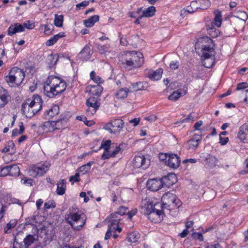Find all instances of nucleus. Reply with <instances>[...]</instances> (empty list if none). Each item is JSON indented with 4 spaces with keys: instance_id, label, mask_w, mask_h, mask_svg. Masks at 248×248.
<instances>
[{
    "instance_id": "obj_1",
    "label": "nucleus",
    "mask_w": 248,
    "mask_h": 248,
    "mask_svg": "<svg viewBox=\"0 0 248 248\" xmlns=\"http://www.w3.org/2000/svg\"><path fill=\"white\" fill-rule=\"evenodd\" d=\"M66 86L63 80L55 76H50L44 85V92L47 96L52 98L63 92Z\"/></svg>"
},
{
    "instance_id": "obj_2",
    "label": "nucleus",
    "mask_w": 248,
    "mask_h": 248,
    "mask_svg": "<svg viewBox=\"0 0 248 248\" xmlns=\"http://www.w3.org/2000/svg\"><path fill=\"white\" fill-rule=\"evenodd\" d=\"M42 100L36 94L28 98L22 104L21 111L28 118H31L41 110L42 107Z\"/></svg>"
},
{
    "instance_id": "obj_3",
    "label": "nucleus",
    "mask_w": 248,
    "mask_h": 248,
    "mask_svg": "<svg viewBox=\"0 0 248 248\" xmlns=\"http://www.w3.org/2000/svg\"><path fill=\"white\" fill-rule=\"evenodd\" d=\"M163 209L161 203H149L141 207V213L147 216L152 222L156 223L160 222L163 216Z\"/></svg>"
},
{
    "instance_id": "obj_4",
    "label": "nucleus",
    "mask_w": 248,
    "mask_h": 248,
    "mask_svg": "<svg viewBox=\"0 0 248 248\" xmlns=\"http://www.w3.org/2000/svg\"><path fill=\"white\" fill-rule=\"evenodd\" d=\"M25 77V73L23 70L15 67L11 69L4 79L10 86L16 87L20 85Z\"/></svg>"
},
{
    "instance_id": "obj_5",
    "label": "nucleus",
    "mask_w": 248,
    "mask_h": 248,
    "mask_svg": "<svg viewBox=\"0 0 248 248\" xmlns=\"http://www.w3.org/2000/svg\"><path fill=\"white\" fill-rule=\"evenodd\" d=\"M124 57L126 66L130 69L140 67L143 64V54L140 52L127 51Z\"/></svg>"
},
{
    "instance_id": "obj_6",
    "label": "nucleus",
    "mask_w": 248,
    "mask_h": 248,
    "mask_svg": "<svg viewBox=\"0 0 248 248\" xmlns=\"http://www.w3.org/2000/svg\"><path fill=\"white\" fill-rule=\"evenodd\" d=\"M201 45L203 57H215L216 52L212 39L207 36L200 38L196 43L195 47H200Z\"/></svg>"
},
{
    "instance_id": "obj_7",
    "label": "nucleus",
    "mask_w": 248,
    "mask_h": 248,
    "mask_svg": "<svg viewBox=\"0 0 248 248\" xmlns=\"http://www.w3.org/2000/svg\"><path fill=\"white\" fill-rule=\"evenodd\" d=\"M161 205L163 210H173L178 208L181 205L180 201L176 196L170 192L164 194L161 198Z\"/></svg>"
},
{
    "instance_id": "obj_8",
    "label": "nucleus",
    "mask_w": 248,
    "mask_h": 248,
    "mask_svg": "<svg viewBox=\"0 0 248 248\" xmlns=\"http://www.w3.org/2000/svg\"><path fill=\"white\" fill-rule=\"evenodd\" d=\"M67 222L76 230H80L85 223V220L81 219V215L77 213H70L65 217Z\"/></svg>"
},
{
    "instance_id": "obj_9",
    "label": "nucleus",
    "mask_w": 248,
    "mask_h": 248,
    "mask_svg": "<svg viewBox=\"0 0 248 248\" xmlns=\"http://www.w3.org/2000/svg\"><path fill=\"white\" fill-rule=\"evenodd\" d=\"M124 122L122 119H117L111 120L106 124L104 128L111 134L119 133L124 128Z\"/></svg>"
},
{
    "instance_id": "obj_10",
    "label": "nucleus",
    "mask_w": 248,
    "mask_h": 248,
    "mask_svg": "<svg viewBox=\"0 0 248 248\" xmlns=\"http://www.w3.org/2000/svg\"><path fill=\"white\" fill-rule=\"evenodd\" d=\"M50 164L47 161L42 162L33 166L30 170V175L33 177L43 176L49 170Z\"/></svg>"
},
{
    "instance_id": "obj_11",
    "label": "nucleus",
    "mask_w": 248,
    "mask_h": 248,
    "mask_svg": "<svg viewBox=\"0 0 248 248\" xmlns=\"http://www.w3.org/2000/svg\"><path fill=\"white\" fill-rule=\"evenodd\" d=\"M36 238L35 235L29 234L25 237L23 241V244L18 242L17 236H16L13 243V248H29L33 244Z\"/></svg>"
},
{
    "instance_id": "obj_12",
    "label": "nucleus",
    "mask_w": 248,
    "mask_h": 248,
    "mask_svg": "<svg viewBox=\"0 0 248 248\" xmlns=\"http://www.w3.org/2000/svg\"><path fill=\"white\" fill-rule=\"evenodd\" d=\"M150 163V160L142 155L135 156L133 160V166L136 168L145 169L148 167Z\"/></svg>"
},
{
    "instance_id": "obj_13",
    "label": "nucleus",
    "mask_w": 248,
    "mask_h": 248,
    "mask_svg": "<svg viewBox=\"0 0 248 248\" xmlns=\"http://www.w3.org/2000/svg\"><path fill=\"white\" fill-rule=\"evenodd\" d=\"M86 104L88 107L86 112L88 115H92L95 114L98 109L100 103L94 97H91L87 100Z\"/></svg>"
},
{
    "instance_id": "obj_14",
    "label": "nucleus",
    "mask_w": 248,
    "mask_h": 248,
    "mask_svg": "<svg viewBox=\"0 0 248 248\" xmlns=\"http://www.w3.org/2000/svg\"><path fill=\"white\" fill-rule=\"evenodd\" d=\"M201 140L202 137L200 135H194L192 138L186 143V147L189 150H195L198 146Z\"/></svg>"
},
{
    "instance_id": "obj_15",
    "label": "nucleus",
    "mask_w": 248,
    "mask_h": 248,
    "mask_svg": "<svg viewBox=\"0 0 248 248\" xmlns=\"http://www.w3.org/2000/svg\"><path fill=\"white\" fill-rule=\"evenodd\" d=\"M166 164L170 168L176 169L180 164V157L176 154H169L168 159L166 161Z\"/></svg>"
},
{
    "instance_id": "obj_16",
    "label": "nucleus",
    "mask_w": 248,
    "mask_h": 248,
    "mask_svg": "<svg viewBox=\"0 0 248 248\" xmlns=\"http://www.w3.org/2000/svg\"><path fill=\"white\" fill-rule=\"evenodd\" d=\"M147 186L151 190L156 191L163 187V185L161 179H152L147 181Z\"/></svg>"
},
{
    "instance_id": "obj_17",
    "label": "nucleus",
    "mask_w": 248,
    "mask_h": 248,
    "mask_svg": "<svg viewBox=\"0 0 248 248\" xmlns=\"http://www.w3.org/2000/svg\"><path fill=\"white\" fill-rule=\"evenodd\" d=\"M237 137L243 142L248 143V125L243 124L240 126Z\"/></svg>"
},
{
    "instance_id": "obj_18",
    "label": "nucleus",
    "mask_w": 248,
    "mask_h": 248,
    "mask_svg": "<svg viewBox=\"0 0 248 248\" xmlns=\"http://www.w3.org/2000/svg\"><path fill=\"white\" fill-rule=\"evenodd\" d=\"M204 158V166L206 168H214L218 163L217 158L211 155H207Z\"/></svg>"
},
{
    "instance_id": "obj_19",
    "label": "nucleus",
    "mask_w": 248,
    "mask_h": 248,
    "mask_svg": "<svg viewBox=\"0 0 248 248\" xmlns=\"http://www.w3.org/2000/svg\"><path fill=\"white\" fill-rule=\"evenodd\" d=\"M24 31V27L22 24L16 23L11 24L8 29V34L12 36L16 32H20Z\"/></svg>"
},
{
    "instance_id": "obj_20",
    "label": "nucleus",
    "mask_w": 248,
    "mask_h": 248,
    "mask_svg": "<svg viewBox=\"0 0 248 248\" xmlns=\"http://www.w3.org/2000/svg\"><path fill=\"white\" fill-rule=\"evenodd\" d=\"M163 186H166L169 187L173 185L176 182V177L174 174H169L167 176L163 177L161 179Z\"/></svg>"
},
{
    "instance_id": "obj_21",
    "label": "nucleus",
    "mask_w": 248,
    "mask_h": 248,
    "mask_svg": "<svg viewBox=\"0 0 248 248\" xmlns=\"http://www.w3.org/2000/svg\"><path fill=\"white\" fill-rule=\"evenodd\" d=\"M147 87V83L146 82H138L131 84L129 89L130 93H133L140 90H145Z\"/></svg>"
},
{
    "instance_id": "obj_22",
    "label": "nucleus",
    "mask_w": 248,
    "mask_h": 248,
    "mask_svg": "<svg viewBox=\"0 0 248 248\" xmlns=\"http://www.w3.org/2000/svg\"><path fill=\"white\" fill-rule=\"evenodd\" d=\"M59 112V107L57 105H54L50 108L45 111L44 116L46 119H49L57 115Z\"/></svg>"
},
{
    "instance_id": "obj_23",
    "label": "nucleus",
    "mask_w": 248,
    "mask_h": 248,
    "mask_svg": "<svg viewBox=\"0 0 248 248\" xmlns=\"http://www.w3.org/2000/svg\"><path fill=\"white\" fill-rule=\"evenodd\" d=\"M9 97L7 91L2 87H0V107H3L7 104Z\"/></svg>"
},
{
    "instance_id": "obj_24",
    "label": "nucleus",
    "mask_w": 248,
    "mask_h": 248,
    "mask_svg": "<svg viewBox=\"0 0 248 248\" xmlns=\"http://www.w3.org/2000/svg\"><path fill=\"white\" fill-rule=\"evenodd\" d=\"M92 53L90 47L86 45L79 53V57L82 60L87 61L90 58Z\"/></svg>"
},
{
    "instance_id": "obj_25",
    "label": "nucleus",
    "mask_w": 248,
    "mask_h": 248,
    "mask_svg": "<svg viewBox=\"0 0 248 248\" xmlns=\"http://www.w3.org/2000/svg\"><path fill=\"white\" fill-rule=\"evenodd\" d=\"M54 122L56 130L64 129L68 125V119L67 118H61Z\"/></svg>"
},
{
    "instance_id": "obj_26",
    "label": "nucleus",
    "mask_w": 248,
    "mask_h": 248,
    "mask_svg": "<svg viewBox=\"0 0 248 248\" xmlns=\"http://www.w3.org/2000/svg\"><path fill=\"white\" fill-rule=\"evenodd\" d=\"M215 57H202V65L207 68H210L215 64Z\"/></svg>"
},
{
    "instance_id": "obj_27",
    "label": "nucleus",
    "mask_w": 248,
    "mask_h": 248,
    "mask_svg": "<svg viewBox=\"0 0 248 248\" xmlns=\"http://www.w3.org/2000/svg\"><path fill=\"white\" fill-rule=\"evenodd\" d=\"M66 181L64 179H61L57 184V194L59 195H63L65 192Z\"/></svg>"
},
{
    "instance_id": "obj_28",
    "label": "nucleus",
    "mask_w": 248,
    "mask_h": 248,
    "mask_svg": "<svg viewBox=\"0 0 248 248\" xmlns=\"http://www.w3.org/2000/svg\"><path fill=\"white\" fill-rule=\"evenodd\" d=\"M88 88L90 89V93L96 96H99L103 91V87L99 84L89 85Z\"/></svg>"
},
{
    "instance_id": "obj_29",
    "label": "nucleus",
    "mask_w": 248,
    "mask_h": 248,
    "mask_svg": "<svg viewBox=\"0 0 248 248\" xmlns=\"http://www.w3.org/2000/svg\"><path fill=\"white\" fill-rule=\"evenodd\" d=\"M186 92L182 89L173 92L169 97L168 99L173 101H177L181 96L186 94Z\"/></svg>"
},
{
    "instance_id": "obj_30",
    "label": "nucleus",
    "mask_w": 248,
    "mask_h": 248,
    "mask_svg": "<svg viewBox=\"0 0 248 248\" xmlns=\"http://www.w3.org/2000/svg\"><path fill=\"white\" fill-rule=\"evenodd\" d=\"M128 93H130L129 88H121L116 92L115 97L118 99H123L127 97Z\"/></svg>"
},
{
    "instance_id": "obj_31",
    "label": "nucleus",
    "mask_w": 248,
    "mask_h": 248,
    "mask_svg": "<svg viewBox=\"0 0 248 248\" xmlns=\"http://www.w3.org/2000/svg\"><path fill=\"white\" fill-rule=\"evenodd\" d=\"M198 3L201 4V6L198 8L201 9H206L210 5V2L209 0H197L196 1H193L191 2V5L193 7H196V4Z\"/></svg>"
},
{
    "instance_id": "obj_32",
    "label": "nucleus",
    "mask_w": 248,
    "mask_h": 248,
    "mask_svg": "<svg viewBox=\"0 0 248 248\" xmlns=\"http://www.w3.org/2000/svg\"><path fill=\"white\" fill-rule=\"evenodd\" d=\"M42 128L46 132H52L56 130L55 128L54 122L48 121L44 123Z\"/></svg>"
},
{
    "instance_id": "obj_33",
    "label": "nucleus",
    "mask_w": 248,
    "mask_h": 248,
    "mask_svg": "<svg viewBox=\"0 0 248 248\" xmlns=\"http://www.w3.org/2000/svg\"><path fill=\"white\" fill-rule=\"evenodd\" d=\"M99 16L98 15L92 16L87 20H84V24L87 27H91L93 26L94 23L99 21Z\"/></svg>"
},
{
    "instance_id": "obj_34",
    "label": "nucleus",
    "mask_w": 248,
    "mask_h": 248,
    "mask_svg": "<svg viewBox=\"0 0 248 248\" xmlns=\"http://www.w3.org/2000/svg\"><path fill=\"white\" fill-rule=\"evenodd\" d=\"M97 48L98 52L101 54H106L107 52L110 51V46L109 44H106L105 45H101L98 44L97 45Z\"/></svg>"
},
{
    "instance_id": "obj_35",
    "label": "nucleus",
    "mask_w": 248,
    "mask_h": 248,
    "mask_svg": "<svg viewBox=\"0 0 248 248\" xmlns=\"http://www.w3.org/2000/svg\"><path fill=\"white\" fill-rule=\"evenodd\" d=\"M155 8L151 6L145 9L142 11V16L145 17H151L155 15Z\"/></svg>"
},
{
    "instance_id": "obj_36",
    "label": "nucleus",
    "mask_w": 248,
    "mask_h": 248,
    "mask_svg": "<svg viewBox=\"0 0 248 248\" xmlns=\"http://www.w3.org/2000/svg\"><path fill=\"white\" fill-rule=\"evenodd\" d=\"M222 23V15L220 12H215L214 24L217 27H219Z\"/></svg>"
},
{
    "instance_id": "obj_37",
    "label": "nucleus",
    "mask_w": 248,
    "mask_h": 248,
    "mask_svg": "<svg viewBox=\"0 0 248 248\" xmlns=\"http://www.w3.org/2000/svg\"><path fill=\"white\" fill-rule=\"evenodd\" d=\"M9 171L10 176L16 177L19 175L20 169L17 165H10Z\"/></svg>"
},
{
    "instance_id": "obj_38",
    "label": "nucleus",
    "mask_w": 248,
    "mask_h": 248,
    "mask_svg": "<svg viewBox=\"0 0 248 248\" xmlns=\"http://www.w3.org/2000/svg\"><path fill=\"white\" fill-rule=\"evenodd\" d=\"M162 73V69L159 68L150 75V78L152 80H157L161 78Z\"/></svg>"
},
{
    "instance_id": "obj_39",
    "label": "nucleus",
    "mask_w": 248,
    "mask_h": 248,
    "mask_svg": "<svg viewBox=\"0 0 248 248\" xmlns=\"http://www.w3.org/2000/svg\"><path fill=\"white\" fill-rule=\"evenodd\" d=\"M63 18L64 17L63 15H58L56 14L55 15V18L54 21V25L58 27H62L63 25Z\"/></svg>"
},
{
    "instance_id": "obj_40",
    "label": "nucleus",
    "mask_w": 248,
    "mask_h": 248,
    "mask_svg": "<svg viewBox=\"0 0 248 248\" xmlns=\"http://www.w3.org/2000/svg\"><path fill=\"white\" fill-rule=\"evenodd\" d=\"M129 43L130 45L133 46L134 47H137L138 44L142 41L139 36L138 35H133L131 36L129 39Z\"/></svg>"
},
{
    "instance_id": "obj_41",
    "label": "nucleus",
    "mask_w": 248,
    "mask_h": 248,
    "mask_svg": "<svg viewBox=\"0 0 248 248\" xmlns=\"http://www.w3.org/2000/svg\"><path fill=\"white\" fill-rule=\"evenodd\" d=\"M140 235L139 233L134 232L130 233L128 235V236L127 237V239L128 241L130 242L135 243L138 241Z\"/></svg>"
},
{
    "instance_id": "obj_42",
    "label": "nucleus",
    "mask_w": 248,
    "mask_h": 248,
    "mask_svg": "<svg viewBox=\"0 0 248 248\" xmlns=\"http://www.w3.org/2000/svg\"><path fill=\"white\" fill-rule=\"evenodd\" d=\"M111 140H108L105 141H102L101 143L100 148L107 150H111V148H114V144H111Z\"/></svg>"
},
{
    "instance_id": "obj_43",
    "label": "nucleus",
    "mask_w": 248,
    "mask_h": 248,
    "mask_svg": "<svg viewBox=\"0 0 248 248\" xmlns=\"http://www.w3.org/2000/svg\"><path fill=\"white\" fill-rule=\"evenodd\" d=\"M119 220L116 219H113L111 221L110 224L108 225V229L111 232H114L116 231L117 226L119 223Z\"/></svg>"
},
{
    "instance_id": "obj_44",
    "label": "nucleus",
    "mask_w": 248,
    "mask_h": 248,
    "mask_svg": "<svg viewBox=\"0 0 248 248\" xmlns=\"http://www.w3.org/2000/svg\"><path fill=\"white\" fill-rule=\"evenodd\" d=\"M127 212H128L127 208H126V207H124V206H121L118 209V211L116 212H115L113 215L111 214V216L112 217H117V216H116L117 215H120L121 216H123Z\"/></svg>"
},
{
    "instance_id": "obj_45",
    "label": "nucleus",
    "mask_w": 248,
    "mask_h": 248,
    "mask_svg": "<svg viewBox=\"0 0 248 248\" xmlns=\"http://www.w3.org/2000/svg\"><path fill=\"white\" fill-rule=\"evenodd\" d=\"M90 78L97 84L102 83V78L99 76H97L94 71H92L90 73Z\"/></svg>"
},
{
    "instance_id": "obj_46",
    "label": "nucleus",
    "mask_w": 248,
    "mask_h": 248,
    "mask_svg": "<svg viewBox=\"0 0 248 248\" xmlns=\"http://www.w3.org/2000/svg\"><path fill=\"white\" fill-rule=\"evenodd\" d=\"M24 131V127L22 122L19 125V130L17 128L14 129L12 131V136L16 137L19 134H22Z\"/></svg>"
},
{
    "instance_id": "obj_47",
    "label": "nucleus",
    "mask_w": 248,
    "mask_h": 248,
    "mask_svg": "<svg viewBox=\"0 0 248 248\" xmlns=\"http://www.w3.org/2000/svg\"><path fill=\"white\" fill-rule=\"evenodd\" d=\"M0 175L2 176L10 175V165L0 168Z\"/></svg>"
},
{
    "instance_id": "obj_48",
    "label": "nucleus",
    "mask_w": 248,
    "mask_h": 248,
    "mask_svg": "<svg viewBox=\"0 0 248 248\" xmlns=\"http://www.w3.org/2000/svg\"><path fill=\"white\" fill-rule=\"evenodd\" d=\"M114 144V148L115 149H112L113 148H111V156H112L113 157H115L117 154L119 153H121L123 152V149L120 147V145L119 146H115Z\"/></svg>"
},
{
    "instance_id": "obj_49",
    "label": "nucleus",
    "mask_w": 248,
    "mask_h": 248,
    "mask_svg": "<svg viewBox=\"0 0 248 248\" xmlns=\"http://www.w3.org/2000/svg\"><path fill=\"white\" fill-rule=\"evenodd\" d=\"M16 222L15 220H11L7 224L6 228L4 229V232L8 233V231L12 228L14 227L16 225Z\"/></svg>"
},
{
    "instance_id": "obj_50",
    "label": "nucleus",
    "mask_w": 248,
    "mask_h": 248,
    "mask_svg": "<svg viewBox=\"0 0 248 248\" xmlns=\"http://www.w3.org/2000/svg\"><path fill=\"white\" fill-rule=\"evenodd\" d=\"M111 150H105L104 153L102 154L101 156L102 159H108L110 157H113L111 156Z\"/></svg>"
},
{
    "instance_id": "obj_51",
    "label": "nucleus",
    "mask_w": 248,
    "mask_h": 248,
    "mask_svg": "<svg viewBox=\"0 0 248 248\" xmlns=\"http://www.w3.org/2000/svg\"><path fill=\"white\" fill-rule=\"evenodd\" d=\"M7 208V206L6 205L3 204L2 203L0 202V221L3 218Z\"/></svg>"
},
{
    "instance_id": "obj_52",
    "label": "nucleus",
    "mask_w": 248,
    "mask_h": 248,
    "mask_svg": "<svg viewBox=\"0 0 248 248\" xmlns=\"http://www.w3.org/2000/svg\"><path fill=\"white\" fill-rule=\"evenodd\" d=\"M22 184L28 186H32L33 180L31 179L24 177L21 180Z\"/></svg>"
},
{
    "instance_id": "obj_53",
    "label": "nucleus",
    "mask_w": 248,
    "mask_h": 248,
    "mask_svg": "<svg viewBox=\"0 0 248 248\" xmlns=\"http://www.w3.org/2000/svg\"><path fill=\"white\" fill-rule=\"evenodd\" d=\"M14 147V144L12 141H9L8 142L4 148L2 149V152L8 153L10 151V148L12 149Z\"/></svg>"
},
{
    "instance_id": "obj_54",
    "label": "nucleus",
    "mask_w": 248,
    "mask_h": 248,
    "mask_svg": "<svg viewBox=\"0 0 248 248\" xmlns=\"http://www.w3.org/2000/svg\"><path fill=\"white\" fill-rule=\"evenodd\" d=\"M55 207V203L53 201H49L45 203L44 208L45 209H50Z\"/></svg>"
},
{
    "instance_id": "obj_55",
    "label": "nucleus",
    "mask_w": 248,
    "mask_h": 248,
    "mask_svg": "<svg viewBox=\"0 0 248 248\" xmlns=\"http://www.w3.org/2000/svg\"><path fill=\"white\" fill-rule=\"evenodd\" d=\"M194 120V117L192 115V113H190L188 115V116L186 118L182 120L180 122L181 123H186V122H193Z\"/></svg>"
},
{
    "instance_id": "obj_56",
    "label": "nucleus",
    "mask_w": 248,
    "mask_h": 248,
    "mask_svg": "<svg viewBox=\"0 0 248 248\" xmlns=\"http://www.w3.org/2000/svg\"><path fill=\"white\" fill-rule=\"evenodd\" d=\"M88 168L87 165H83L78 169V171L81 172L82 174H85L90 170Z\"/></svg>"
},
{
    "instance_id": "obj_57",
    "label": "nucleus",
    "mask_w": 248,
    "mask_h": 248,
    "mask_svg": "<svg viewBox=\"0 0 248 248\" xmlns=\"http://www.w3.org/2000/svg\"><path fill=\"white\" fill-rule=\"evenodd\" d=\"M192 237L195 239H198L201 241L203 240L202 234L200 232H194L192 233Z\"/></svg>"
},
{
    "instance_id": "obj_58",
    "label": "nucleus",
    "mask_w": 248,
    "mask_h": 248,
    "mask_svg": "<svg viewBox=\"0 0 248 248\" xmlns=\"http://www.w3.org/2000/svg\"><path fill=\"white\" fill-rule=\"evenodd\" d=\"M213 28H211L209 29V33H210L212 37H216L219 34V31L218 30H215Z\"/></svg>"
},
{
    "instance_id": "obj_59",
    "label": "nucleus",
    "mask_w": 248,
    "mask_h": 248,
    "mask_svg": "<svg viewBox=\"0 0 248 248\" xmlns=\"http://www.w3.org/2000/svg\"><path fill=\"white\" fill-rule=\"evenodd\" d=\"M22 26L24 27V28H27L28 29H33L35 26L33 24L31 23L30 21H27L24 22Z\"/></svg>"
},
{
    "instance_id": "obj_60",
    "label": "nucleus",
    "mask_w": 248,
    "mask_h": 248,
    "mask_svg": "<svg viewBox=\"0 0 248 248\" xmlns=\"http://www.w3.org/2000/svg\"><path fill=\"white\" fill-rule=\"evenodd\" d=\"M179 66V62L178 61H172L170 64V67L172 70L178 69Z\"/></svg>"
},
{
    "instance_id": "obj_61",
    "label": "nucleus",
    "mask_w": 248,
    "mask_h": 248,
    "mask_svg": "<svg viewBox=\"0 0 248 248\" xmlns=\"http://www.w3.org/2000/svg\"><path fill=\"white\" fill-rule=\"evenodd\" d=\"M248 87V84L247 82H243L238 84L236 88L237 90H241Z\"/></svg>"
},
{
    "instance_id": "obj_62",
    "label": "nucleus",
    "mask_w": 248,
    "mask_h": 248,
    "mask_svg": "<svg viewBox=\"0 0 248 248\" xmlns=\"http://www.w3.org/2000/svg\"><path fill=\"white\" fill-rule=\"evenodd\" d=\"M120 43L121 45L124 46H126L127 45L130 44L129 40L128 41L125 36H123L120 39Z\"/></svg>"
},
{
    "instance_id": "obj_63",
    "label": "nucleus",
    "mask_w": 248,
    "mask_h": 248,
    "mask_svg": "<svg viewBox=\"0 0 248 248\" xmlns=\"http://www.w3.org/2000/svg\"><path fill=\"white\" fill-rule=\"evenodd\" d=\"M169 154L166 153H160L159 154V158L160 160L164 161L168 159Z\"/></svg>"
},
{
    "instance_id": "obj_64",
    "label": "nucleus",
    "mask_w": 248,
    "mask_h": 248,
    "mask_svg": "<svg viewBox=\"0 0 248 248\" xmlns=\"http://www.w3.org/2000/svg\"><path fill=\"white\" fill-rule=\"evenodd\" d=\"M65 36L64 33H59L55 35H54L53 37H52L55 43L57 42L59 39L62 38Z\"/></svg>"
}]
</instances>
